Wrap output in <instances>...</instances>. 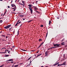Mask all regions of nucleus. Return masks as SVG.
Instances as JSON below:
<instances>
[{
    "mask_svg": "<svg viewBox=\"0 0 67 67\" xmlns=\"http://www.w3.org/2000/svg\"><path fill=\"white\" fill-rule=\"evenodd\" d=\"M2 15H3V14H2L1 15V16H2Z\"/></svg>",
    "mask_w": 67,
    "mask_h": 67,
    "instance_id": "052dcab7",
    "label": "nucleus"
},
{
    "mask_svg": "<svg viewBox=\"0 0 67 67\" xmlns=\"http://www.w3.org/2000/svg\"><path fill=\"white\" fill-rule=\"evenodd\" d=\"M64 40V39H63L61 41V42H63Z\"/></svg>",
    "mask_w": 67,
    "mask_h": 67,
    "instance_id": "72a5a7b5",
    "label": "nucleus"
},
{
    "mask_svg": "<svg viewBox=\"0 0 67 67\" xmlns=\"http://www.w3.org/2000/svg\"><path fill=\"white\" fill-rule=\"evenodd\" d=\"M41 27H43V25H41Z\"/></svg>",
    "mask_w": 67,
    "mask_h": 67,
    "instance_id": "b1692460",
    "label": "nucleus"
},
{
    "mask_svg": "<svg viewBox=\"0 0 67 67\" xmlns=\"http://www.w3.org/2000/svg\"><path fill=\"white\" fill-rule=\"evenodd\" d=\"M22 64H23V63H21L19 64V65H22Z\"/></svg>",
    "mask_w": 67,
    "mask_h": 67,
    "instance_id": "f704fd0d",
    "label": "nucleus"
},
{
    "mask_svg": "<svg viewBox=\"0 0 67 67\" xmlns=\"http://www.w3.org/2000/svg\"><path fill=\"white\" fill-rule=\"evenodd\" d=\"M19 21H20V20H19L18 21H17V23H18Z\"/></svg>",
    "mask_w": 67,
    "mask_h": 67,
    "instance_id": "ea45409f",
    "label": "nucleus"
},
{
    "mask_svg": "<svg viewBox=\"0 0 67 67\" xmlns=\"http://www.w3.org/2000/svg\"><path fill=\"white\" fill-rule=\"evenodd\" d=\"M19 16H21V17L22 16H23V15H22V14H20L19 15Z\"/></svg>",
    "mask_w": 67,
    "mask_h": 67,
    "instance_id": "aec40b11",
    "label": "nucleus"
},
{
    "mask_svg": "<svg viewBox=\"0 0 67 67\" xmlns=\"http://www.w3.org/2000/svg\"><path fill=\"white\" fill-rule=\"evenodd\" d=\"M2 41H5V40H4V39H2Z\"/></svg>",
    "mask_w": 67,
    "mask_h": 67,
    "instance_id": "dca6fc26",
    "label": "nucleus"
},
{
    "mask_svg": "<svg viewBox=\"0 0 67 67\" xmlns=\"http://www.w3.org/2000/svg\"><path fill=\"white\" fill-rule=\"evenodd\" d=\"M8 51V53H9V51Z\"/></svg>",
    "mask_w": 67,
    "mask_h": 67,
    "instance_id": "864d4df0",
    "label": "nucleus"
},
{
    "mask_svg": "<svg viewBox=\"0 0 67 67\" xmlns=\"http://www.w3.org/2000/svg\"><path fill=\"white\" fill-rule=\"evenodd\" d=\"M22 1V2L23 4H24V1Z\"/></svg>",
    "mask_w": 67,
    "mask_h": 67,
    "instance_id": "2eb2a0df",
    "label": "nucleus"
},
{
    "mask_svg": "<svg viewBox=\"0 0 67 67\" xmlns=\"http://www.w3.org/2000/svg\"><path fill=\"white\" fill-rule=\"evenodd\" d=\"M16 9H15L13 10V11H15V10Z\"/></svg>",
    "mask_w": 67,
    "mask_h": 67,
    "instance_id": "473e14b6",
    "label": "nucleus"
},
{
    "mask_svg": "<svg viewBox=\"0 0 67 67\" xmlns=\"http://www.w3.org/2000/svg\"><path fill=\"white\" fill-rule=\"evenodd\" d=\"M8 56H9V55H6L5 56V57H8Z\"/></svg>",
    "mask_w": 67,
    "mask_h": 67,
    "instance_id": "9b49d317",
    "label": "nucleus"
},
{
    "mask_svg": "<svg viewBox=\"0 0 67 67\" xmlns=\"http://www.w3.org/2000/svg\"><path fill=\"white\" fill-rule=\"evenodd\" d=\"M57 19H59V17H58V18H57Z\"/></svg>",
    "mask_w": 67,
    "mask_h": 67,
    "instance_id": "a18cd8bd",
    "label": "nucleus"
},
{
    "mask_svg": "<svg viewBox=\"0 0 67 67\" xmlns=\"http://www.w3.org/2000/svg\"><path fill=\"white\" fill-rule=\"evenodd\" d=\"M10 29H11V28H10V29H9L10 30H11Z\"/></svg>",
    "mask_w": 67,
    "mask_h": 67,
    "instance_id": "0e129e2a",
    "label": "nucleus"
},
{
    "mask_svg": "<svg viewBox=\"0 0 67 67\" xmlns=\"http://www.w3.org/2000/svg\"><path fill=\"white\" fill-rule=\"evenodd\" d=\"M8 51V50H5V52H6V51Z\"/></svg>",
    "mask_w": 67,
    "mask_h": 67,
    "instance_id": "e2e57ef3",
    "label": "nucleus"
},
{
    "mask_svg": "<svg viewBox=\"0 0 67 67\" xmlns=\"http://www.w3.org/2000/svg\"><path fill=\"white\" fill-rule=\"evenodd\" d=\"M41 67H44V66H41Z\"/></svg>",
    "mask_w": 67,
    "mask_h": 67,
    "instance_id": "6e6d98bb",
    "label": "nucleus"
},
{
    "mask_svg": "<svg viewBox=\"0 0 67 67\" xmlns=\"http://www.w3.org/2000/svg\"><path fill=\"white\" fill-rule=\"evenodd\" d=\"M59 45H60V44H54V46H55V47H52V48H56L57 47H59Z\"/></svg>",
    "mask_w": 67,
    "mask_h": 67,
    "instance_id": "f03ea898",
    "label": "nucleus"
},
{
    "mask_svg": "<svg viewBox=\"0 0 67 67\" xmlns=\"http://www.w3.org/2000/svg\"><path fill=\"white\" fill-rule=\"evenodd\" d=\"M11 49H12V48H11Z\"/></svg>",
    "mask_w": 67,
    "mask_h": 67,
    "instance_id": "774afa93",
    "label": "nucleus"
},
{
    "mask_svg": "<svg viewBox=\"0 0 67 67\" xmlns=\"http://www.w3.org/2000/svg\"><path fill=\"white\" fill-rule=\"evenodd\" d=\"M28 5L29 7V9L31 11V13H32V12H33V10H32V8H31V7H32V6H31V5L30 4H29Z\"/></svg>",
    "mask_w": 67,
    "mask_h": 67,
    "instance_id": "f257e3e1",
    "label": "nucleus"
},
{
    "mask_svg": "<svg viewBox=\"0 0 67 67\" xmlns=\"http://www.w3.org/2000/svg\"><path fill=\"white\" fill-rule=\"evenodd\" d=\"M21 22L20 21L19 23H18V24H19V23H21Z\"/></svg>",
    "mask_w": 67,
    "mask_h": 67,
    "instance_id": "cd10ccee",
    "label": "nucleus"
},
{
    "mask_svg": "<svg viewBox=\"0 0 67 67\" xmlns=\"http://www.w3.org/2000/svg\"><path fill=\"white\" fill-rule=\"evenodd\" d=\"M55 65H56V63H55V64L54 65V66H55Z\"/></svg>",
    "mask_w": 67,
    "mask_h": 67,
    "instance_id": "a19ab883",
    "label": "nucleus"
},
{
    "mask_svg": "<svg viewBox=\"0 0 67 67\" xmlns=\"http://www.w3.org/2000/svg\"><path fill=\"white\" fill-rule=\"evenodd\" d=\"M35 12H37V13H39V12H38V11H37L36 10H35Z\"/></svg>",
    "mask_w": 67,
    "mask_h": 67,
    "instance_id": "412c9836",
    "label": "nucleus"
},
{
    "mask_svg": "<svg viewBox=\"0 0 67 67\" xmlns=\"http://www.w3.org/2000/svg\"><path fill=\"white\" fill-rule=\"evenodd\" d=\"M34 8L35 10H37V8L36 7H34Z\"/></svg>",
    "mask_w": 67,
    "mask_h": 67,
    "instance_id": "6e6552de",
    "label": "nucleus"
},
{
    "mask_svg": "<svg viewBox=\"0 0 67 67\" xmlns=\"http://www.w3.org/2000/svg\"><path fill=\"white\" fill-rule=\"evenodd\" d=\"M51 21H49V24H51Z\"/></svg>",
    "mask_w": 67,
    "mask_h": 67,
    "instance_id": "a211bd4d",
    "label": "nucleus"
},
{
    "mask_svg": "<svg viewBox=\"0 0 67 67\" xmlns=\"http://www.w3.org/2000/svg\"><path fill=\"white\" fill-rule=\"evenodd\" d=\"M5 13H6V12H7V9H6V10L5 11Z\"/></svg>",
    "mask_w": 67,
    "mask_h": 67,
    "instance_id": "c03bdc74",
    "label": "nucleus"
},
{
    "mask_svg": "<svg viewBox=\"0 0 67 67\" xmlns=\"http://www.w3.org/2000/svg\"><path fill=\"white\" fill-rule=\"evenodd\" d=\"M36 2H38V1H36Z\"/></svg>",
    "mask_w": 67,
    "mask_h": 67,
    "instance_id": "13d9d810",
    "label": "nucleus"
},
{
    "mask_svg": "<svg viewBox=\"0 0 67 67\" xmlns=\"http://www.w3.org/2000/svg\"><path fill=\"white\" fill-rule=\"evenodd\" d=\"M23 21L24 20H25V19H24H24H23Z\"/></svg>",
    "mask_w": 67,
    "mask_h": 67,
    "instance_id": "49530a36",
    "label": "nucleus"
},
{
    "mask_svg": "<svg viewBox=\"0 0 67 67\" xmlns=\"http://www.w3.org/2000/svg\"><path fill=\"white\" fill-rule=\"evenodd\" d=\"M18 23L16 24V25H15V26H17V25H18Z\"/></svg>",
    "mask_w": 67,
    "mask_h": 67,
    "instance_id": "6ab92c4d",
    "label": "nucleus"
},
{
    "mask_svg": "<svg viewBox=\"0 0 67 67\" xmlns=\"http://www.w3.org/2000/svg\"><path fill=\"white\" fill-rule=\"evenodd\" d=\"M15 7H14V8H12V9H15Z\"/></svg>",
    "mask_w": 67,
    "mask_h": 67,
    "instance_id": "4c0bfd02",
    "label": "nucleus"
},
{
    "mask_svg": "<svg viewBox=\"0 0 67 67\" xmlns=\"http://www.w3.org/2000/svg\"><path fill=\"white\" fill-rule=\"evenodd\" d=\"M22 51H26V50L24 49H21Z\"/></svg>",
    "mask_w": 67,
    "mask_h": 67,
    "instance_id": "4be33fe9",
    "label": "nucleus"
},
{
    "mask_svg": "<svg viewBox=\"0 0 67 67\" xmlns=\"http://www.w3.org/2000/svg\"><path fill=\"white\" fill-rule=\"evenodd\" d=\"M19 4H20V5H23V4H22V3H19Z\"/></svg>",
    "mask_w": 67,
    "mask_h": 67,
    "instance_id": "5701e85b",
    "label": "nucleus"
},
{
    "mask_svg": "<svg viewBox=\"0 0 67 67\" xmlns=\"http://www.w3.org/2000/svg\"><path fill=\"white\" fill-rule=\"evenodd\" d=\"M42 44H41L39 46V47H40V46H41L42 45Z\"/></svg>",
    "mask_w": 67,
    "mask_h": 67,
    "instance_id": "7c9ffc66",
    "label": "nucleus"
},
{
    "mask_svg": "<svg viewBox=\"0 0 67 67\" xmlns=\"http://www.w3.org/2000/svg\"><path fill=\"white\" fill-rule=\"evenodd\" d=\"M3 1V0H0V1Z\"/></svg>",
    "mask_w": 67,
    "mask_h": 67,
    "instance_id": "37998d69",
    "label": "nucleus"
},
{
    "mask_svg": "<svg viewBox=\"0 0 67 67\" xmlns=\"http://www.w3.org/2000/svg\"><path fill=\"white\" fill-rule=\"evenodd\" d=\"M14 66V65H13L12 66V67H13V66Z\"/></svg>",
    "mask_w": 67,
    "mask_h": 67,
    "instance_id": "de8ad7c7",
    "label": "nucleus"
},
{
    "mask_svg": "<svg viewBox=\"0 0 67 67\" xmlns=\"http://www.w3.org/2000/svg\"><path fill=\"white\" fill-rule=\"evenodd\" d=\"M11 6L12 7H15V8H16V6H15V5H14V4H12Z\"/></svg>",
    "mask_w": 67,
    "mask_h": 67,
    "instance_id": "39448f33",
    "label": "nucleus"
},
{
    "mask_svg": "<svg viewBox=\"0 0 67 67\" xmlns=\"http://www.w3.org/2000/svg\"><path fill=\"white\" fill-rule=\"evenodd\" d=\"M10 61H13L12 59H9V60H7V62H10Z\"/></svg>",
    "mask_w": 67,
    "mask_h": 67,
    "instance_id": "423d86ee",
    "label": "nucleus"
},
{
    "mask_svg": "<svg viewBox=\"0 0 67 67\" xmlns=\"http://www.w3.org/2000/svg\"><path fill=\"white\" fill-rule=\"evenodd\" d=\"M31 58H32V57H30V58H29L28 59V60H30V59Z\"/></svg>",
    "mask_w": 67,
    "mask_h": 67,
    "instance_id": "f3484780",
    "label": "nucleus"
},
{
    "mask_svg": "<svg viewBox=\"0 0 67 67\" xmlns=\"http://www.w3.org/2000/svg\"><path fill=\"white\" fill-rule=\"evenodd\" d=\"M32 61H30V63H31V62Z\"/></svg>",
    "mask_w": 67,
    "mask_h": 67,
    "instance_id": "5fc2aeb1",
    "label": "nucleus"
},
{
    "mask_svg": "<svg viewBox=\"0 0 67 67\" xmlns=\"http://www.w3.org/2000/svg\"><path fill=\"white\" fill-rule=\"evenodd\" d=\"M59 62H57L55 63V64L56 65H58L59 64Z\"/></svg>",
    "mask_w": 67,
    "mask_h": 67,
    "instance_id": "ddd939ff",
    "label": "nucleus"
},
{
    "mask_svg": "<svg viewBox=\"0 0 67 67\" xmlns=\"http://www.w3.org/2000/svg\"><path fill=\"white\" fill-rule=\"evenodd\" d=\"M0 67H2V66H0Z\"/></svg>",
    "mask_w": 67,
    "mask_h": 67,
    "instance_id": "338daca9",
    "label": "nucleus"
},
{
    "mask_svg": "<svg viewBox=\"0 0 67 67\" xmlns=\"http://www.w3.org/2000/svg\"><path fill=\"white\" fill-rule=\"evenodd\" d=\"M2 36H4V37H5V36L4 35H3Z\"/></svg>",
    "mask_w": 67,
    "mask_h": 67,
    "instance_id": "e433bc0d",
    "label": "nucleus"
},
{
    "mask_svg": "<svg viewBox=\"0 0 67 67\" xmlns=\"http://www.w3.org/2000/svg\"><path fill=\"white\" fill-rule=\"evenodd\" d=\"M19 31H18V35H19Z\"/></svg>",
    "mask_w": 67,
    "mask_h": 67,
    "instance_id": "58836bf2",
    "label": "nucleus"
},
{
    "mask_svg": "<svg viewBox=\"0 0 67 67\" xmlns=\"http://www.w3.org/2000/svg\"><path fill=\"white\" fill-rule=\"evenodd\" d=\"M32 21V20H29V21L27 22L28 23H29V22H31V21Z\"/></svg>",
    "mask_w": 67,
    "mask_h": 67,
    "instance_id": "f8f14e48",
    "label": "nucleus"
},
{
    "mask_svg": "<svg viewBox=\"0 0 67 67\" xmlns=\"http://www.w3.org/2000/svg\"><path fill=\"white\" fill-rule=\"evenodd\" d=\"M65 42H62L61 43V44L62 45H65Z\"/></svg>",
    "mask_w": 67,
    "mask_h": 67,
    "instance_id": "0eeeda50",
    "label": "nucleus"
},
{
    "mask_svg": "<svg viewBox=\"0 0 67 67\" xmlns=\"http://www.w3.org/2000/svg\"><path fill=\"white\" fill-rule=\"evenodd\" d=\"M39 51H38L37 52H36V53H38L39 52Z\"/></svg>",
    "mask_w": 67,
    "mask_h": 67,
    "instance_id": "603ef678",
    "label": "nucleus"
},
{
    "mask_svg": "<svg viewBox=\"0 0 67 67\" xmlns=\"http://www.w3.org/2000/svg\"><path fill=\"white\" fill-rule=\"evenodd\" d=\"M3 65H2V66H2V67H3Z\"/></svg>",
    "mask_w": 67,
    "mask_h": 67,
    "instance_id": "680f3d73",
    "label": "nucleus"
},
{
    "mask_svg": "<svg viewBox=\"0 0 67 67\" xmlns=\"http://www.w3.org/2000/svg\"><path fill=\"white\" fill-rule=\"evenodd\" d=\"M18 66H19L18 65H15L14 67H18Z\"/></svg>",
    "mask_w": 67,
    "mask_h": 67,
    "instance_id": "9d476101",
    "label": "nucleus"
},
{
    "mask_svg": "<svg viewBox=\"0 0 67 67\" xmlns=\"http://www.w3.org/2000/svg\"><path fill=\"white\" fill-rule=\"evenodd\" d=\"M11 62L12 63H13V62L12 61V62Z\"/></svg>",
    "mask_w": 67,
    "mask_h": 67,
    "instance_id": "79ce46f5",
    "label": "nucleus"
},
{
    "mask_svg": "<svg viewBox=\"0 0 67 67\" xmlns=\"http://www.w3.org/2000/svg\"><path fill=\"white\" fill-rule=\"evenodd\" d=\"M8 8H10V6H8Z\"/></svg>",
    "mask_w": 67,
    "mask_h": 67,
    "instance_id": "c9c22d12",
    "label": "nucleus"
},
{
    "mask_svg": "<svg viewBox=\"0 0 67 67\" xmlns=\"http://www.w3.org/2000/svg\"><path fill=\"white\" fill-rule=\"evenodd\" d=\"M47 34H48V32H47V34H46V37H47Z\"/></svg>",
    "mask_w": 67,
    "mask_h": 67,
    "instance_id": "393cba45",
    "label": "nucleus"
},
{
    "mask_svg": "<svg viewBox=\"0 0 67 67\" xmlns=\"http://www.w3.org/2000/svg\"><path fill=\"white\" fill-rule=\"evenodd\" d=\"M65 55L64 54V55H63L64 57H65Z\"/></svg>",
    "mask_w": 67,
    "mask_h": 67,
    "instance_id": "c85d7f7f",
    "label": "nucleus"
},
{
    "mask_svg": "<svg viewBox=\"0 0 67 67\" xmlns=\"http://www.w3.org/2000/svg\"><path fill=\"white\" fill-rule=\"evenodd\" d=\"M41 44H44V42H43Z\"/></svg>",
    "mask_w": 67,
    "mask_h": 67,
    "instance_id": "3c124183",
    "label": "nucleus"
},
{
    "mask_svg": "<svg viewBox=\"0 0 67 67\" xmlns=\"http://www.w3.org/2000/svg\"><path fill=\"white\" fill-rule=\"evenodd\" d=\"M38 56H39V55H37V57H38Z\"/></svg>",
    "mask_w": 67,
    "mask_h": 67,
    "instance_id": "09e8293b",
    "label": "nucleus"
},
{
    "mask_svg": "<svg viewBox=\"0 0 67 67\" xmlns=\"http://www.w3.org/2000/svg\"><path fill=\"white\" fill-rule=\"evenodd\" d=\"M6 52H2L1 53H2V54H3V53H5Z\"/></svg>",
    "mask_w": 67,
    "mask_h": 67,
    "instance_id": "c756f323",
    "label": "nucleus"
},
{
    "mask_svg": "<svg viewBox=\"0 0 67 67\" xmlns=\"http://www.w3.org/2000/svg\"><path fill=\"white\" fill-rule=\"evenodd\" d=\"M10 26H11V25H8L6 26L5 27H4V29H8V28H9V27H10Z\"/></svg>",
    "mask_w": 67,
    "mask_h": 67,
    "instance_id": "7ed1b4c3",
    "label": "nucleus"
},
{
    "mask_svg": "<svg viewBox=\"0 0 67 67\" xmlns=\"http://www.w3.org/2000/svg\"><path fill=\"white\" fill-rule=\"evenodd\" d=\"M23 6H24V4H23Z\"/></svg>",
    "mask_w": 67,
    "mask_h": 67,
    "instance_id": "69168bd1",
    "label": "nucleus"
},
{
    "mask_svg": "<svg viewBox=\"0 0 67 67\" xmlns=\"http://www.w3.org/2000/svg\"><path fill=\"white\" fill-rule=\"evenodd\" d=\"M6 38H8V36H6Z\"/></svg>",
    "mask_w": 67,
    "mask_h": 67,
    "instance_id": "8fccbe9b",
    "label": "nucleus"
},
{
    "mask_svg": "<svg viewBox=\"0 0 67 67\" xmlns=\"http://www.w3.org/2000/svg\"><path fill=\"white\" fill-rule=\"evenodd\" d=\"M39 41H42V39H41L39 40Z\"/></svg>",
    "mask_w": 67,
    "mask_h": 67,
    "instance_id": "a878e982",
    "label": "nucleus"
},
{
    "mask_svg": "<svg viewBox=\"0 0 67 67\" xmlns=\"http://www.w3.org/2000/svg\"><path fill=\"white\" fill-rule=\"evenodd\" d=\"M12 2H13V1H11V3H12Z\"/></svg>",
    "mask_w": 67,
    "mask_h": 67,
    "instance_id": "4d7b16f0",
    "label": "nucleus"
},
{
    "mask_svg": "<svg viewBox=\"0 0 67 67\" xmlns=\"http://www.w3.org/2000/svg\"><path fill=\"white\" fill-rule=\"evenodd\" d=\"M62 66V64H59L58 65V66Z\"/></svg>",
    "mask_w": 67,
    "mask_h": 67,
    "instance_id": "1a4fd4ad",
    "label": "nucleus"
},
{
    "mask_svg": "<svg viewBox=\"0 0 67 67\" xmlns=\"http://www.w3.org/2000/svg\"><path fill=\"white\" fill-rule=\"evenodd\" d=\"M5 13H5H5H4V14H5Z\"/></svg>",
    "mask_w": 67,
    "mask_h": 67,
    "instance_id": "bf43d9fd",
    "label": "nucleus"
},
{
    "mask_svg": "<svg viewBox=\"0 0 67 67\" xmlns=\"http://www.w3.org/2000/svg\"><path fill=\"white\" fill-rule=\"evenodd\" d=\"M66 65V62H64L63 64H62V65Z\"/></svg>",
    "mask_w": 67,
    "mask_h": 67,
    "instance_id": "20e7f679",
    "label": "nucleus"
},
{
    "mask_svg": "<svg viewBox=\"0 0 67 67\" xmlns=\"http://www.w3.org/2000/svg\"><path fill=\"white\" fill-rule=\"evenodd\" d=\"M2 22H3V21H2V20H1L0 21V23H2Z\"/></svg>",
    "mask_w": 67,
    "mask_h": 67,
    "instance_id": "4468645a",
    "label": "nucleus"
},
{
    "mask_svg": "<svg viewBox=\"0 0 67 67\" xmlns=\"http://www.w3.org/2000/svg\"><path fill=\"white\" fill-rule=\"evenodd\" d=\"M42 55V54H40L38 55H39V56H40V55Z\"/></svg>",
    "mask_w": 67,
    "mask_h": 67,
    "instance_id": "2f4dec72",
    "label": "nucleus"
},
{
    "mask_svg": "<svg viewBox=\"0 0 67 67\" xmlns=\"http://www.w3.org/2000/svg\"><path fill=\"white\" fill-rule=\"evenodd\" d=\"M13 48H15V46H13Z\"/></svg>",
    "mask_w": 67,
    "mask_h": 67,
    "instance_id": "bb28decb",
    "label": "nucleus"
}]
</instances>
